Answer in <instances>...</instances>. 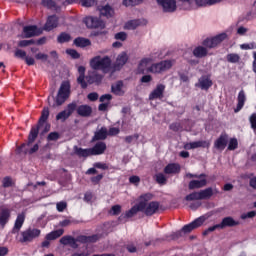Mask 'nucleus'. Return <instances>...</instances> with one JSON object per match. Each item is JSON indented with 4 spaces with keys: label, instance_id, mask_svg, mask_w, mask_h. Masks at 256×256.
Instances as JSON below:
<instances>
[{
    "label": "nucleus",
    "instance_id": "1",
    "mask_svg": "<svg viewBox=\"0 0 256 256\" xmlns=\"http://www.w3.org/2000/svg\"><path fill=\"white\" fill-rule=\"evenodd\" d=\"M225 39H227V33H221L214 37L204 39L202 42L203 46L194 48V57H197V59H203V57H207L209 53L207 49H215V47H217V45H221Z\"/></svg>",
    "mask_w": 256,
    "mask_h": 256
},
{
    "label": "nucleus",
    "instance_id": "2",
    "mask_svg": "<svg viewBox=\"0 0 256 256\" xmlns=\"http://www.w3.org/2000/svg\"><path fill=\"white\" fill-rule=\"evenodd\" d=\"M74 154L77 157H83L87 159V157H93L97 155H103L105 151H107V144L103 141H98L91 148H81L78 146H74Z\"/></svg>",
    "mask_w": 256,
    "mask_h": 256
},
{
    "label": "nucleus",
    "instance_id": "3",
    "mask_svg": "<svg viewBox=\"0 0 256 256\" xmlns=\"http://www.w3.org/2000/svg\"><path fill=\"white\" fill-rule=\"evenodd\" d=\"M113 61L111 60V57L109 56H95L90 60V67L94 71H102L103 73H111V69L113 67L111 66Z\"/></svg>",
    "mask_w": 256,
    "mask_h": 256
},
{
    "label": "nucleus",
    "instance_id": "4",
    "mask_svg": "<svg viewBox=\"0 0 256 256\" xmlns=\"http://www.w3.org/2000/svg\"><path fill=\"white\" fill-rule=\"evenodd\" d=\"M47 119H49V108H43L37 125L31 127L28 138L29 143H35V139L39 137V129H41V127L47 123Z\"/></svg>",
    "mask_w": 256,
    "mask_h": 256
},
{
    "label": "nucleus",
    "instance_id": "5",
    "mask_svg": "<svg viewBox=\"0 0 256 256\" xmlns=\"http://www.w3.org/2000/svg\"><path fill=\"white\" fill-rule=\"evenodd\" d=\"M69 97H71V83L69 81H63L55 99L57 107H61Z\"/></svg>",
    "mask_w": 256,
    "mask_h": 256
},
{
    "label": "nucleus",
    "instance_id": "6",
    "mask_svg": "<svg viewBox=\"0 0 256 256\" xmlns=\"http://www.w3.org/2000/svg\"><path fill=\"white\" fill-rule=\"evenodd\" d=\"M173 67V62L171 60H162L158 63L152 64L148 67V73L161 74L165 73V71H169Z\"/></svg>",
    "mask_w": 256,
    "mask_h": 256
},
{
    "label": "nucleus",
    "instance_id": "7",
    "mask_svg": "<svg viewBox=\"0 0 256 256\" xmlns=\"http://www.w3.org/2000/svg\"><path fill=\"white\" fill-rule=\"evenodd\" d=\"M41 235V230L37 228H28L21 232L20 243H31Z\"/></svg>",
    "mask_w": 256,
    "mask_h": 256
},
{
    "label": "nucleus",
    "instance_id": "8",
    "mask_svg": "<svg viewBox=\"0 0 256 256\" xmlns=\"http://www.w3.org/2000/svg\"><path fill=\"white\" fill-rule=\"evenodd\" d=\"M205 221H207V217L200 216V217L196 218L194 221H192L191 223L184 225L183 228L181 229V231L184 234L191 233V231H193L195 229H199V227H201L203 225V223H205Z\"/></svg>",
    "mask_w": 256,
    "mask_h": 256
},
{
    "label": "nucleus",
    "instance_id": "9",
    "mask_svg": "<svg viewBox=\"0 0 256 256\" xmlns=\"http://www.w3.org/2000/svg\"><path fill=\"white\" fill-rule=\"evenodd\" d=\"M143 211V204H136L131 207L130 210H127L125 213L121 214L118 218V221L125 222L127 219H131V217H135L139 213Z\"/></svg>",
    "mask_w": 256,
    "mask_h": 256
},
{
    "label": "nucleus",
    "instance_id": "10",
    "mask_svg": "<svg viewBox=\"0 0 256 256\" xmlns=\"http://www.w3.org/2000/svg\"><path fill=\"white\" fill-rule=\"evenodd\" d=\"M158 5L162 7L164 13H175L177 11L176 0H156Z\"/></svg>",
    "mask_w": 256,
    "mask_h": 256
},
{
    "label": "nucleus",
    "instance_id": "11",
    "mask_svg": "<svg viewBox=\"0 0 256 256\" xmlns=\"http://www.w3.org/2000/svg\"><path fill=\"white\" fill-rule=\"evenodd\" d=\"M128 61H129V56L127 55V52L120 53L117 56L116 62L114 63V65L112 67V73H115V71H121V69H123V67H125V65L127 64Z\"/></svg>",
    "mask_w": 256,
    "mask_h": 256
},
{
    "label": "nucleus",
    "instance_id": "12",
    "mask_svg": "<svg viewBox=\"0 0 256 256\" xmlns=\"http://www.w3.org/2000/svg\"><path fill=\"white\" fill-rule=\"evenodd\" d=\"M161 204L157 201H151L145 205V208L142 210V213L146 215V217H153L155 213L159 211Z\"/></svg>",
    "mask_w": 256,
    "mask_h": 256
},
{
    "label": "nucleus",
    "instance_id": "13",
    "mask_svg": "<svg viewBox=\"0 0 256 256\" xmlns=\"http://www.w3.org/2000/svg\"><path fill=\"white\" fill-rule=\"evenodd\" d=\"M229 143V135L227 133H222L215 141H214V149L217 151H225V147Z\"/></svg>",
    "mask_w": 256,
    "mask_h": 256
},
{
    "label": "nucleus",
    "instance_id": "14",
    "mask_svg": "<svg viewBox=\"0 0 256 256\" xmlns=\"http://www.w3.org/2000/svg\"><path fill=\"white\" fill-rule=\"evenodd\" d=\"M85 23L88 29H105V22L97 17H88Z\"/></svg>",
    "mask_w": 256,
    "mask_h": 256
},
{
    "label": "nucleus",
    "instance_id": "15",
    "mask_svg": "<svg viewBox=\"0 0 256 256\" xmlns=\"http://www.w3.org/2000/svg\"><path fill=\"white\" fill-rule=\"evenodd\" d=\"M14 56L17 59H22V61H25L26 65H28V67L35 65V58H33L31 56H27V52H25L24 50L17 49L14 53Z\"/></svg>",
    "mask_w": 256,
    "mask_h": 256
},
{
    "label": "nucleus",
    "instance_id": "16",
    "mask_svg": "<svg viewBox=\"0 0 256 256\" xmlns=\"http://www.w3.org/2000/svg\"><path fill=\"white\" fill-rule=\"evenodd\" d=\"M59 27V17L55 14L48 16L44 25V31H53Z\"/></svg>",
    "mask_w": 256,
    "mask_h": 256
},
{
    "label": "nucleus",
    "instance_id": "17",
    "mask_svg": "<svg viewBox=\"0 0 256 256\" xmlns=\"http://www.w3.org/2000/svg\"><path fill=\"white\" fill-rule=\"evenodd\" d=\"M28 138H29V135H28ZM30 145H33V143H29V139H28L27 143H23L18 148L19 153H24L25 155L29 153V155H33V153H37V151H39V144H35L31 149H29Z\"/></svg>",
    "mask_w": 256,
    "mask_h": 256
},
{
    "label": "nucleus",
    "instance_id": "18",
    "mask_svg": "<svg viewBox=\"0 0 256 256\" xmlns=\"http://www.w3.org/2000/svg\"><path fill=\"white\" fill-rule=\"evenodd\" d=\"M163 93H165V85L157 84L156 88L149 94V100L163 99Z\"/></svg>",
    "mask_w": 256,
    "mask_h": 256
},
{
    "label": "nucleus",
    "instance_id": "19",
    "mask_svg": "<svg viewBox=\"0 0 256 256\" xmlns=\"http://www.w3.org/2000/svg\"><path fill=\"white\" fill-rule=\"evenodd\" d=\"M86 83L88 85H100L101 81H103V75L99 74L98 72H91L86 76Z\"/></svg>",
    "mask_w": 256,
    "mask_h": 256
},
{
    "label": "nucleus",
    "instance_id": "20",
    "mask_svg": "<svg viewBox=\"0 0 256 256\" xmlns=\"http://www.w3.org/2000/svg\"><path fill=\"white\" fill-rule=\"evenodd\" d=\"M165 175H179L181 173V165L179 163H169L164 168Z\"/></svg>",
    "mask_w": 256,
    "mask_h": 256
},
{
    "label": "nucleus",
    "instance_id": "21",
    "mask_svg": "<svg viewBox=\"0 0 256 256\" xmlns=\"http://www.w3.org/2000/svg\"><path fill=\"white\" fill-rule=\"evenodd\" d=\"M219 225H220V229H225L226 227H237V226L241 225V222L235 220L231 216H227L222 219V221Z\"/></svg>",
    "mask_w": 256,
    "mask_h": 256
},
{
    "label": "nucleus",
    "instance_id": "22",
    "mask_svg": "<svg viewBox=\"0 0 256 256\" xmlns=\"http://www.w3.org/2000/svg\"><path fill=\"white\" fill-rule=\"evenodd\" d=\"M76 113L79 117H91L93 114V108L87 104H83L78 106Z\"/></svg>",
    "mask_w": 256,
    "mask_h": 256
},
{
    "label": "nucleus",
    "instance_id": "23",
    "mask_svg": "<svg viewBox=\"0 0 256 256\" xmlns=\"http://www.w3.org/2000/svg\"><path fill=\"white\" fill-rule=\"evenodd\" d=\"M210 146V143L201 140V141H195V142H190L184 145V149L191 150V149H199V147H202L203 149H208Z\"/></svg>",
    "mask_w": 256,
    "mask_h": 256
},
{
    "label": "nucleus",
    "instance_id": "24",
    "mask_svg": "<svg viewBox=\"0 0 256 256\" xmlns=\"http://www.w3.org/2000/svg\"><path fill=\"white\" fill-rule=\"evenodd\" d=\"M60 243L61 245H70L72 249H79V244H77V240L71 235L63 236L60 239Z\"/></svg>",
    "mask_w": 256,
    "mask_h": 256
},
{
    "label": "nucleus",
    "instance_id": "25",
    "mask_svg": "<svg viewBox=\"0 0 256 256\" xmlns=\"http://www.w3.org/2000/svg\"><path fill=\"white\" fill-rule=\"evenodd\" d=\"M245 101H247V96L245 95V90H240L237 97V106L234 109V113H239L243 107H245Z\"/></svg>",
    "mask_w": 256,
    "mask_h": 256
},
{
    "label": "nucleus",
    "instance_id": "26",
    "mask_svg": "<svg viewBox=\"0 0 256 256\" xmlns=\"http://www.w3.org/2000/svg\"><path fill=\"white\" fill-rule=\"evenodd\" d=\"M85 71V66L78 67L79 76L77 78V83L80 85L81 89H87V81H85L87 76H85Z\"/></svg>",
    "mask_w": 256,
    "mask_h": 256
},
{
    "label": "nucleus",
    "instance_id": "27",
    "mask_svg": "<svg viewBox=\"0 0 256 256\" xmlns=\"http://www.w3.org/2000/svg\"><path fill=\"white\" fill-rule=\"evenodd\" d=\"M11 219V210L8 208H4L0 211V226L2 229L5 228V225L9 223V220Z\"/></svg>",
    "mask_w": 256,
    "mask_h": 256
},
{
    "label": "nucleus",
    "instance_id": "28",
    "mask_svg": "<svg viewBox=\"0 0 256 256\" xmlns=\"http://www.w3.org/2000/svg\"><path fill=\"white\" fill-rule=\"evenodd\" d=\"M196 87H200L203 91H209L210 87H213V81L208 76H202L199 78V84Z\"/></svg>",
    "mask_w": 256,
    "mask_h": 256
},
{
    "label": "nucleus",
    "instance_id": "29",
    "mask_svg": "<svg viewBox=\"0 0 256 256\" xmlns=\"http://www.w3.org/2000/svg\"><path fill=\"white\" fill-rule=\"evenodd\" d=\"M107 128L102 127L100 130L96 131L94 133V136L92 137L91 142L95 143V141H105V139H107Z\"/></svg>",
    "mask_w": 256,
    "mask_h": 256
},
{
    "label": "nucleus",
    "instance_id": "30",
    "mask_svg": "<svg viewBox=\"0 0 256 256\" xmlns=\"http://www.w3.org/2000/svg\"><path fill=\"white\" fill-rule=\"evenodd\" d=\"M207 185V179L203 178L201 180H191L188 184V189L193 191L194 189H202Z\"/></svg>",
    "mask_w": 256,
    "mask_h": 256
},
{
    "label": "nucleus",
    "instance_id": "31",
    "mask_svg": "<svg viewBox=\"0 0 256 256\" xmlns=\"http://www.w3.org/2000/svg\"><path fill=\"white\" fill-rule=\"evenodd\" d=\"M99 12H100V15H102V17H106L107 19H111V17L115 15V10L109 4L102 6L99 9Z\"/></svg>",
    "mask_w": 256,
    "mask_h": 256
},
{
    "label": "nucleus",
    "instance_id": "32",
    "mask_svg": "<svg viewBox=\"0 0 256 256\" xmlns=\"http://www.w3.org/2000/svg\"><path fill=\"white\" fill-rule=\"evenodd\" d=\"M24 223H25V215L19 214L15 220V224L12 229V233H19V231H21V227H23Z\"/></svg>",
    "mask_w": 256,
    "mask_h": 256
},
{
    "label": "nucleus",
    "instance_id": "33",
    "mask_svg": "<svg viewBox=\"0 0 256 256\" xmlns=\"http://www.w3.org/2000/svg\"><path fill=\"white\" fill-rule=\"evenodd\" d=\"M73 43L75 47H80L81 49L91 46V40L83 37L75 38Z\"/></svg>",
    "mask_w": 256,
    "mask_h": 256
},
{
    "label": "nucleus",
    "instance_id": "34",
    "mask_svg": "<svg viewBox=\"0 0 256 256\" xmlns=\"http://www.w3.org/2000/svg\"><path fill=\"white\" fill-rule=\"evenodd\" d=\"M37 29L38 28L35 25L25 26L23 28V33H24L26 39H29L31 37H35V35H38Z\"/></svg>",
    "mask_w": 256,
    "mask_h": 256
},
{
    "label": "nucleus",
    "instance_id": "35",
    "mask_svg": "<svg viewBox=\"0 0 256 256\" xmlns=\"http://www.w3.org/2000/svg\"><path fill=\"white\" fill-rule=\"evenodd\" d=\"M63 233H65V230L63 229L54 230L48 233L45 239H47V241H55V239H59V237H61Z\"/></svg>",
    "mask_w": 256,
    "mask_h": 256
},
{
    "label": "nucleus",
    "instance_id": "36",
    "mask_svg": "<svg viewBox=\"0 0 256 256\" xmlns=\"http://www.w3.org/2000/svg\"><path fill=\"white\" fill-rule=\"evenodd\" d=\"M71 39H73V37H71V34L67 32H61L57 36V43H59L60 45H63V43H69Z\"/></svg>",
    "mask_w": 256,
    "mask_h": 256
},
{
    "label": "nucleus",
    "instance_id": "37",
    "mask_svg": "<svg viewBox=\"0 0 256 256\" xmlns=\"http://www.w3.org/2000/svg\"><path fill=\"white\" fill-rule=\"evenodd\" d=\"M151 63V58H143L138 64V73L140 75H145L146 67Z\"/></svg>",
    "mask_w": 256,
    "mask_h": 256
},
{
    "label": "nucleus",
    "instance_id": "38",
    "mask_svg": "<svg viewBox=\"0 0 256 256\" xmlns=\"http://www.w3.org/2000/svg\"><path fill=\"white\" fill-rule=\"evenodd\" d=\"M153 199V194L152 193H145V194H142L140 195L139 197V203L138 205H141L143 206V209H145V206L149 203V201H151Z\"/></svg>",
    "mask_w": 256,
    "mask_h": 256
},
{
    "label": "nucleus",
    "instance_id": "39",
    "mask_svg": "<svg viewBox=\"0 0 256 256\" xmlns=\"http://www.w3.org/2000/svg\"><path fill=\"white\" fill-rule=\"evenodd\" d=\"M199 194H200V201H203V199H211V197H213V188L208 187L204 190H201Z\"/></svg>",
    "mask_w": 256,
    "mask_h": 256
},
{
    "label": "nucleus",
    "instance_id": "40",
    "mask_svg": "<svg viewBox=\"0 0 256 256\" xmlns=\"http://www.w3.org/2000/svg\"><path fill=\"white\" fill-rule=\"evenodd\" d=\"M141 25V20L136 19V20H130L126 22L125 24V29H128L130 31H134V29H137Z\"/></svg>",
    "mask_w": 256,
    "mask_h": 256
},
{
    "label": "nucleus",
    "instance_id": "41",
    "mask_svg": "<svg viewBox=\"0 0 256 256\" xmlns=\"http://www.w3.org/2000/svg\"><path fill=\"white\" fill-rule=\"evenodd\" d=\"M226 61L228 63H239L241 61V56L237 53H230L226 55Z\"/></svg>",
    "mask_w": 256,
    "mask_h": 256
},
{
    "label": "nucleus",
    "instance_id": "42",
    "mask_svg": "<svg viewBox=\"0 0 256 256\" xmlns=\"http://www.w3.org/2000/svg\"><path fill=\"white\" fill-rule=\"evenodd\" d=\"M41 5L43 7H46V9H59V6H57V2L54 0H42Z\"/></svg>",
    "mask_w": 256,
    "mask_h": 256
},
{
    "label": "nucleus",
    "instance_id": "43",
    "mask_svg": "<svg viewBox=\"0 0 256 256\" xmlns=\"http://www.w3.org/2000/svg\"><path fill=\"white\" fill-rule=\"evenodd\" d=\"M185 201H201L199 192H192L185 196Z\"/></svg>",
    "mask_w": 256,
    "mask_h": 256
},
{
    "label": "nucleus",
    "instance_id": "44",
    "mask_svg": "<svg viewBox=\"0 0 256 256\" xmlns=\"http://www.w3.org/2000/svg\"><path fill=\"white\" fill-rule=\"evenodd\" d=\"M121 89H123V81H118L116 85L111 86V91L114 95H119L121 93Z\"/></svg>",
    "mask_w": 256,
    "mask_h": 256
},
{
    "label": "nucleus",
    "instance_id": "45",
    "mask_svg": "<svg viewBox=\"0 0 256 256\" xmlns=\"http://www.w3.org/2000/svg\"><path fill=\"white\" fill-rule=\"evenodd\" d=\"M71 117L69 115V113L67 112V110H63L61 112H59L57 115H56V121H62V122H65L67 121V119Z\"/></svg>",
    "mask_w": 256,
    "mask_h": 256
},
{
    "label": "nucleus",
    "instance_id": "46",
    "mask_svg": "<svg viewBox=\"0 0 256 256\" xmlns=\"http://www.w3.org/2000/svg\"><path fill=\"white\" fill-rule=\"evenodd\" d=\"M143 0H123V5L125 7H136V5H141Z\"/></svg>",
    "mask_w": 256,
    "mask_h": 256
},
{
    "label": "nucleus",
    "instance_id": "47",
    "mask_svg": "<svg viewBox=\"0 0 256 256\" xmlns=\"http://www.w3.org/2000/svg\"><path fill=\"white\" fill-rule=\"evenodd\" d=\"M77 109H78L77 102L73 101L67 105L66 113H68V115L71 117V115H73V113H75V111H77Z\"/></svg>",
    "mask_w": 256,
    "mask_h": 256
},
{
    "label": "nucleus",
    "instance_id": "48",
    "mask_svg": "<svg viewBox=\"0 0 256 256\" xmlns=\"http://www.w3.org/2000/svg\"><path fill=\"white\" fill-rule=\"evenodd\" d=\"M239 147V142L237 141V138H231L228 143V151H235Z\"/></svg>",
    "mask_w": 256,
    "mask_h": 256
},
{
    "label": "nucleus",
    "instance_id": "49",
    "mask_svg": "<svg viewBox=\"0 0 256 256\" xmlns=\"http://www.w3.org/2000/svg\"><path fill=\"white\" fill-rule=\"evenodd\" d=\"M156 182L159 185H167V177H165V174L163 173H158L156 174Z\"/></svg>",
    "mask_w": 256,
    "mask_h": 256
},
{
    "label": "nucleus",
    "instance_id": "50",
    "mask_svg": "<svg viewBox=\"0 0 256 256\" xmlns=\"http://www.w3.org/2000/svg\"><path fill=\"white\" fill-rule=\"evenodd\" d=\"M66 53H67V55L72 57V59H80L81 58V54H79L78 51L75 49H66Z\"/></svg>",
    "mask_w": 256,
    "mask_h": 256
},
{
    "label": "nucleus",
    "instance_id": "51",
    "mask_svg": "<svg viewBox=\"0 0 256 256\" xmlns=\"http://www.w3.org/2000/svg\"><path fill=\"white\" fill-rule=\"evenodd\" d=\"M216 229H221L220 224H216L214 226H210L209 228H207L206 230L203 231L202 235L207 236L210 233H213V231H216Z\"/></svg>",
    "mask_w": 256,
    "mask_h": 256
},
{
    "label": "nucleus",
    "instance_id": "52",
    "mask_svg": "<svg viewBox=\"0 0 256 256\" xmlns=\"http://www.w3.org/2000/svg\"><path fill=\"white\" fill-rule=\"evenodd\" d=\"M249 122L251 125V129L256 133V113L251 114L249 117Z\"/></svg>",
    "mask_w": 256,
    "mask_h": 256
},
{
    "label": "nucleus",
    "instance_id": "53",
    "mask_svg": "<svg viewBox=\"0 0 256 256\" xmlns=\"http://www.w3.org/2000/svg\"><path fill=\"white\" fill-rule=\"evenodd\" d=\"M18 45L20 47H29V45H35V40H33V39L21 40V41H19Z\"/></svg>",
    "mask_w": 256,
    "mask_h": 256
},
{
    "label": "nucleus",
    "instance_id": "54",
    "mask_svg": "<svg viewBox=\"0 0 256 256\" xmlns=\"http://www.w3.org/2000/svg\"><path fill=\"white\" fill-rule=\"evenodd\" d=\"M256 216V211H250L248 213H243L240 216V219L245 220V219H253V217Z\"/></svg>",
    "mask_w": 256,
    "mask_h": 256
},
{
    "label": "nucleus",
    "instance_id": "55",
    "mask_svg": "<svg viewBox=\"0 0 256 256\" xmlns=\"http://www.w3.org/2000/svg\"><path fill=\"white\" fill-rule=\"evenodd\" d=\"M13 185V180L11 179V177H5L3 178L2 180V186L4 188H8V187H11Z\"/></svg>",
    "mask_w": 256,
    "mask_h": 256
},
{
    "label": "nucleus",
    "instance_id": "56",
    "mask_svg": "<svg viewBox=\"0 0 256 256\" xmlns=\"http://www.w3.org/2000/svg\"><path fill=\"white\" fill-rule=\"evenodd\" d=\"M114 38L117 41H126L127 40V33L125 32H118L115 34Z\"/></svg>",
    "mask_w": 256,
    "mask_h": 256
},
{
    "label": "nucleus",
    "instance_id": "57",
    "mask_svg": "<svg viewBox=\"0 0 256 256\" xmlns=\"http://www.w3.org/2000/svg\"><path fill=\"white\" fill-rule=\"evenodd\" d=\"M94 167L95 169H102L103 171H107V169H109V166L107 165V163H103V162L94 163Z\"/></svg>",
    "mask_w": 256,
    "mask_h": 256
},
{
    "label": "nucleus",
    "instance_id": "58",
    "mask_svg": "<svg viewBox=\"0 0 256 256\" xmlns=\"http://www.w3.org/2000/svg\"><path fill=\"white\" fill-rule=\"evenodd\" d=\"M56 209L59 213H63L67 209V202H58L56 204Z\"/></svg>",
    "mask_w": 256,
    "mask_h": 256
},
{
    "label": "nucleus",
    "instance_id": "59",
    "mask_svg": "<svg viewBox=\"0 0 256 256\" xmlns=\"http://www.w3.org/2000/svg\"><path fill=\"white\" fill-rule=\"evenodd\" d=\"M137 139H139V134L138 133L126 136L125 137V142L129 144V143H133L134 140L137 141Z\"/></svg>",
    "mask_w": 256,
    "mask_h": 256
},
{
    "label": "nucleus",
    "instance_id": "60",
    "mask_svg": "<svg viewBox=\"0 0 256 256\" xmlns=\"http://www.w3.org/2000/svg\"><path fill=\"white\" fill-rule=\"evenodd\" d=\"M112 215L117 216L121 214V205L117 204L111 207Z\"/></svg>",
    "mask_w": 256,
    "mask_h": 256
},
{
    "label": "nucleus",
    "instance_id": "61",
    "mask_svg": "<svg viewBox=\"0 0 256 256\" xmlns=\"http://www.w3.org/2000/svg\"><path fill=\"white\" fill-rule=\"evenodd\" d=\"M76 243H89V236H86V235L77 236Z\"/></svg>",
    "mask_w": 256,
    "mask_h": 256
},
{
    "label": "nucleus",
    "instance_id": "62",
    "mask_svg": "<svg viewBox=\"0 0 256 256\" xmlns=\"http://www.w3.org/2000/svg\"><path fill=\"white\" fill-rule=\"evenodd\" d=\"M60 135L59 132H51L48 137L47 140L48 141H57L59 139Z\"/></svg>",
    "mask_w": 256,
    "mask_h": 256
},
{
    "label": "nucleus",
    "instance_id": "63",
    "mask_svg": "<svg viewBox=\"0 0 256 256\" xmlns=\"http://www.w3.org/2000/svg\"><path fill=\"white\" fill-rule=\"evenodd\" d=\"M82 7H93L95 0H80Z\"/></svg>",
    "mask_w": 256,
    "mask_h": 256
},
{
    "label": "nucleus",
    "instance_id": "64",
    "mask_svg": "<svg viewBox=\"0 0 256 256\" xmlns=\"http://www.w3.org/2000/svg\"><path fill=\"white\" fill-rule=\"evenodd\" d=\"M89 101L95 102L99 99V94L97 92H91L87 95Z\"/></svg>",
    "mask_w": 256,
    "mask_h": 256
}]
</instances>
